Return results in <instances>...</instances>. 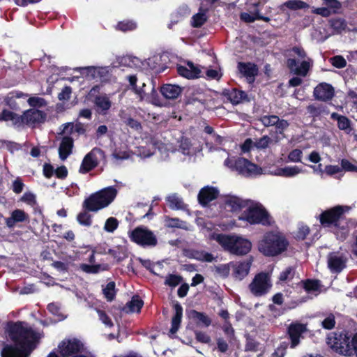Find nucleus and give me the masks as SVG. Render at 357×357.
I'll list each match as a JSON object with an SVG mask.
<instances>
[{
  "label": "nucleus",
  "instance_id": "obj_1",
  "mask_svg": "<svg viewBox=\"0 0 357 357\" xmlns=\"http://www.w3.org/2000/svg\"><path fill=\"white\" fill-rule=\"evenodd\" d=\"M5 333L13 344L3 342L1 357H29L42 338L40 332L22 321H8Z\"/></svg>",
  "mask_w": 357,
  "mask_h": 357
},
{
  "label": "nucleus",
  "instance_id": "obj_2",
  "mask_svg": "<svg viewBox=\"0 0 357 357\" xmlns=\"http://www.w3.org/2000/svg\"><path fill=\"white\" fill-rule=\"evenodd\" d=\"M349 210V206L341 205L326 209L319 215V222L324 228L333 229V231L337 236V239L344 241L349 234L344 213Z\"/></svg>",
  "mask_w": 357,
  "mask_h": 357
},
{
  "label": "nucleus",
  "instance_id": "obj_3",
  "mask_svg": "<svg viewBox=\"0 0 357 357\" xmlns=\"http://www.w3.org/2000/svg\"><path fill=\"white\" fill-rule=\"evenodd\" d=\"M289 245V241L282 233L270 231L259 241L258 250L266 257H276L285 252Z\"/></svg>",
  "mask_w": 357,
  "mask_h": 357
},
{
  "label": "nucleus",
  "instance_id": "obj_4",
  "mask_svg": "<svg viewBox=\"0 0 357 357\" xmlns=\"http://www.w3.org/2000/svg\"><path fill=\"white\" fill-rule=\"evenodd\" d=\"M117 194L118 191L114 186L104 188L86 198L82 207L86 211L97 212L112 204Z\"/></svg>",
  "mask_w": 357,
  "mask_h": 357
},
{
  "label": "nucleus",
  "instance_id": "obj_5",
  "mask_svg": "<svg viewBox=\"0 0 357 357\" xmlns=\"http://www.w3.org/2000/svg\"><path fill=\"white\" fill-rule=\"evenodd\" d=\"M327 344L335 353L344 356H352L353 336L346 330H337L330 333L326 338Z\"/></svg>",
  "mask_w": 357,
  "mask_h": 357
},
{
  "label": "nucleus",
  "instance_id": "obj_6",
  "mask_svg": "<svg viewBox=\"0 0 357 357\" xmlns=\"http://www.w3.org/2000/svg\"><path fill=\"white\" fill-rule=\"evenodd\" d=\"M215 240L224 250L235 255H245L252 248V243L249 240L235 235L220 234L217 235Z\"/></svg>",
  "mask_w": 357,
  "mask_h": 357
},
{
  "label": "nucleus",
  "instance_id": "obj_7",
  "mask_svg": "<svg viewBox=\"0 0 357 357\" xmlns=\"http://www.w3.org/2000/svg\"><path fill=\"white\" fill-rule=\"evenodd\" d=\"M239 220L245 221L250 225H261L271 226L273 223L272 217L261 204H255L245 210Z\"/></svg>",
  "mask_w": 357,
  "mask_h": 357
},
{
  "label": "nucleus",
  "instance_id": "obj_8",
  "mask_svg": "<svg viewBox=\"0 0 357 357\" xmlns=\"http://www.w3.org/2000/svg\"><path fill=\"white\" fill-rule=\"evenodd\" d=\"M224 165L231 171H236L245 177L256 176L261 172L260 167L243 157H228L225 159Z\"/></svg>",
  "mask_w": 357,
  "mask_h": 357
},
{
  "label": "nucleus",
  "instance_id": "obj_9",
  "mask_svg": "<svg viewBox=\"0 0 357 357\" xmlns=\"http://www.w3.org/2000/svg\"><path fill=\"white\" fill-rule=\"evenodd\" d=\"M130 240L142 248H153L158 245L154 233L144 226H138L128 234Z\"/></svg>",
  "mask_w": 357,
  "mask_h": 357
},
{
  "label": "nucleus",
  "instance_id": "obj_10",
  "mask_svg": "<svg viewBox=\"0 0 357 357\" xmlns=\"http://www.w3.org/2000/svg\"><path fill=\"white\" fill-rule=\"evenodd\" d=\"M308 331L307 324L300 321H292L287 328L286 334L290 342V348L294 349L301 344L304 335Z\"/></svg>",
  "mask_w": 357,
  "mask_h": 357
},
{
  "label": "nucleus",
  "instance_id": "obj_11",
  "mask_svg": "<svg viewBox=\"0 0 357 357\" xmlns=\"http://www.w3.org/2000/svg\"><path fill=\"white\" fill-rule=\"evenodd\" d=\"M105 151L100 148L91 149L83 158L79 167L80 174H87L94 169L100 163V159L105 158Z\"/></svg>",
  "mask_w": 357,
  "mask_h": 357
},
{
  "label": "nucleus",
  "instance_id": "obj_12",
  "mask_svg": "<svg viewBox=\"0 0 357 357\" xmlns=\"http://www.w3.org/2000/svg\"><path fill=\"white\" fill-rule=\"evenodd\" d=\"M271 287V278L268 273L261 272L257 273L252 282L249 284L251 293L255 296H261L268 293Z\"/></svg>",
  "mask_w": 357,
  "mask_h": 357
},
{
  "label": "nucleus",
  "instance_id": "obj_13",
  "mask_svg": "<svg viewBox=\"0 0 357 357\" xmlns=\"http://www.w3.org/2000/svg\"><path fill=\"white\" fill-rule=\"evenodd\" d=\"M47 119V114L42 110L31 108L24 111L20 115L21 127L26 125L32 128L44 123Z\"/></svg>",
  "mask_w": 357,
  "mask_h": 357
},
{
  "label": "nucleus",
  "instance_id": "obj_14",
  "mask_svg": "<svg viewBox=\"0 0 357 357\" xmlns=\"http://www.w3.org/2000/svg\"><path fill=\"white\" fill-rule=\"evenodd\" d=\"M59 352L63 357L73 356L83 349V344L77 339L64 340L59 344Z\"/></svg>",
  "mask_w": 357,
  "mask_h": 357
},
{
  "label": "nucleus",
  "instance_id": "obj_15",
  "mask_svg": "<svg viewBox=\"0 0 357 357\" xmlns=\"http://www.w3.org/2000/svg\"><path fill=\"white\" fill-rule=\"evenodd\" d=\"M313 96L317 100L330 101L335 96V89L331 84L321 82L314 87Z\"/></svg>",
  "mask_w": 357,
  "mask_h": 357
},
{
  "label": "nucleus",
  "instance_id": "obj_16",
  "mask_svg": "<svg viewBox=\"0 0 357 357\" xmlns=\"http://www.w3.org/2000/svg\"><path fill=\"white\" fill-rule=\"evenodd\" d=\"M348 259L343 254L331 252L328 255V267L333 273H340L347 266Z\"/></svg>",
  "mask_w": 357,
  "mask_h": 357
},
{
  "label": "nucleus",
  "instance_id": "obj_17",
  "mask_svg": "<svg viewBox=\"0 0 357 357\" xmlns=\"http://www.w3.org/2000/svg\"><path fill=\"white\" fill-rule=\"evenodd\" d=\"M222 95L234 105H238L243 101H250L248 94L244 91L236 88L224 89Z\"/></svg>",
  "mask_w": 357,
  "mask_h": 357
},
{
  "label": "nucleus",
  "instance_id": "obj_18",
  "mask_svg": "<svg viewBox=\"0 0 357 357\" xmlns=\"http://www.w3.org/2000/svg\"><path fill=\"white\" fill-rule=\"evenodd\" d=\"M237 68L239 73L247 79L249 83L255 82V77L259 73L257 64L251 62H238Z\"/></svg>",
  "mask_w": 357,
  "mask_h": 357
},
{
  "label": "nucleus",
  "instance_id": "obj_19",
  "mask_svg": "<svg viewBox=\"0 0 357 357\" xmlns=\"http://www.w3.org/2000/svg\"><path fill=\"white\" fill-rule=\"evenodd\" d=\"M219 196V190L212 186H205L199 192L197 198L199 203L203 206H207L211 202L217 199Z\"/></svg>",
  "mask_w": 357,
  "mask_h": 357
},
{
  "label": "nucleus",
  "instance_id": "obj_20",
  "mask_svg": "<svg viewBox=\"0 0 357 357\" xmlns=\"http://www.w3.org/2000/svg\"><path fill=\"white\" fill-rule=\"evenodd\" d=\"M251 264V260L231 263L234 277L240 280H243L248 275Z\"/></svg>",
  "mask_w": 357,
  "mask_h": 357
},
{
  "label": "nucleus",
  "instance_id": "obj_21",
  "mask_svg": "<svg viewBox=\"0 0 357 357\" xmlns=\"http://www.w3.org/2000/svg\"><path fill=\"white\" fill-rule=\"evenodd\" d=\"M160 91L165 99L175 100L181 95L183 89L176 84H164L160 86Z\"/></svg>",
  "mask_w": 357,
  "mask_h": 357
},
{
  "label": "nucleus",
  "instance_id": "obj_22",
  "mask_svg": "<svg viewBox=\"0 0 357 357\" xmlns=\"http://www.w3.org/2000/svg\"><path fill=\"white\" fill-rule=\"evenodd\" d=\"M74 146V140L70 136H65L62 138L59 147V155L61 160H65L72 153Z\"/></svg>",
  "mask_w": 357,
  "mask_h": 357
},
{
  "label": "nucleus",
  "instance_id": "obj_23",
  "mask_svg": "<svg viewBox=\"0 0 357 357\" xmlns=\"http://www.w3.org/2000/svg\"><path fill=\"white\" fill-rule=\"evenodd\" d=\"M26 97H28V94L20 91H12L4 98V102L10 109L17 111L20 109V107L16 102V99L25 98Z\"/></svg>",
  "mask_w": 357,
  "mask_h": 357
},
{
  "label": "nucleus",
  "instance_id": "obj_24",
  "mask_svg": "<svg viewBox=\"0 0 357 357\" xmlns=\"http://www.w3.org/2000/svg\"><path fill=\"white\" fill-rule=\"evenodd\" d=\"M29 218V215L23 210L15 209L11 213L10 217L5 219V222L8 228H13L17 222L28 221Z\"/></svg>",
  "mask_w": 357,
  "mask_h": 357
},
{
  "label": "nucleus",
  "instance_id": "obj_25",
  "mask_svg": "<svg viewBox=\"0 0 357 357\" xmlns=\"http://www.w3.org/2000/svg\"><path fill=\"white\" fill-rule=\"evenodd\" d=\"M287 66L297 75L306 76L310 70V63L307 61H303L300 66H297V61L295 59H288Z\"/></svg>",
  "mask_w": 357,
  "mask_h": 357
},
{
  "label": "nucleus",
  "instance_id": "obj_26",
  "mask_svg": "<svg viewBox=\"0 0 357 357\" xmlns=\"http://www.w3.org/2000/svg\"><path fill=\"white\" fill-rule=\"evenodd\" d=\"M93 103L97 107V112L102 115L106 114L112 107V102L106 94L96 96Z\"/></svg>",
  "mask_w": 357,
  "mask_h": 357
},
{
  "label": "nucleus",
  "instance_id": "obj_27",
  "mask_svg": "<svg viewBox=\"0 0 357 357\" xmlns=\"http://www.w3.org/2000/svg\"><path fill=\"white\" fill-rule=\"evenodd\" d=\"M174 314L172 318L171 328L169 330L171 334H175L178 331L183 317V307L179 303L176 302L174 305Z\"/></svg>",
  "mask_w": 357,
  "mask_h": 357
},
{
  "label": "nucleus",
  "instance_id": "obj_28",
  "mask_svg": "<svg viewBox=\"0 0 357 357\" xmlns=\"http://www.w3.org/2000/svg\"><path fill=\"white\" fill-rule=\"evenodd\" d=\"M144 305V301L139 296L135 295L131 300L122 308L123 312L128 314L132 312H139Z\"/></svg>",
  "mask_w": 357,
  "mask_h": 357
},
{
  "label": "nucleus",
  "instance_id": "obj_29",
  "mask_svg": "<svg viewBox=\"0 0 357 357\" xmlns=\"http://www.w3.org/2000/svg\"><path fill=\"white\" fill-rule=\"evenodd\" d=\"M331 119L337 121V128L340 130H344L347 133H349L351 131V121L346 116L341 115L337 112H333L331 115Z\"/></svg>",
  "mask_w": 357,
  "mask_h": 357
},
{
  "label": "nucleus",
  "instance_id": "obj_30",
  "mask_svg": "<svg viewBox=\"0 0 357 357\" xmlns=\"http://www.w3.org/2000/svg\"><path fill=\"white\" fill-rule=\"evenodd\" d=\"M79 268L83 272L88 274H96L100 271H108L109 266L107 264H81L79 265Z\"/></svg>",
  "mask_w": 357,
  "mask_h": 357
},
{
  "label": "nucleus",
  "instance_id": "obj_31",
  "mask_svg": "<svg viewBox=\"0 0 357 357\" xmlns=\"http://www.w3.org/2000/svg\"><path fill=\"white\" fill-rule=\"evenodd\" d=\"M119 117L124 124L130 128L136 130L141 131L142 130V124L137 120L132 118L129 114H126L124 111H121Z\"/></svg>",
  "mask_w": 357,
  "mask_h": 357
},
{
  "label": "nucleus",
  "instance_id": "obj_32",
  "mask_svg": "<svg viewBox=\"0 0 357 357\" xmlns=\"http://www.w3.org/2000/svg\"><path fill=\"white\" fill-rule=\"evenodd\" d=\"M1 119L3 121H12L13 125L15 127H21L20 115L13 111L3 109L1 112Z\"/></svg>",
  "mask_w": 357,
  "mask_h": 357
},
{
  "label": "nucleus",
  "instance_id": "obj_33",
  "mask_svg": "<svg viewBox=\"0 0 357 357\" xmlns=\"http://www.w3.org/2000/svg\"><path fill=\"white\" fill-rule=\"evenodd\" d=\"M177 73L179 75L188 78V79H195L198 78L201 74V70L199 68H195L193 70H190L185 66H177Z\"/></svg>",
  "mask_w": 357,
  "mask_h": 357
},
{
  "label": "nucleus",
  "instance_id": "obj_34",
  "mask_svg": "<svg viewBox=\"0 0 357 357\" xmlns=\"http://www.w3.org/2000/svg\"><path fill=\"white\" fill-rule=\"evenodd\" d=\"M307 113L312 117H318L322 114H328L329 111L327 106L319 104H311L307 107Z\"/></svg>",
  "mask_w": 357,
  "mask_h": 357
},
{
  "label": "nucleus",
  "instance_id": "obj_35",
  "mask_svg": "<svg viewBox=\"0 0 357 357\" xmlns=\"http://www.w3.org/2000/svg\"><path fill=\"white\" fill-rule=\"evenodd\" d=\"M303 289L307 292H318L321 291V282L315 279H306L301 281Z\"/></svg>",
  "mask_w": 357,
  "mask_h": 357
},
{
  "label": "nucleus",
  "instance_id": "obj_36",
  "mask_svg": "<svg viewBox=\"0 0 357 357\" xmlns=\"http://www.w3.org/2000/svg\"><path fill=\"white\" fill-rule=\"evenodd\" d=\"M329 24L331 29H333V31L337 33H342L347 27V23L346 20L341 17L331 18L329 20Z\"/></svg>",
  "mask_w": 357,
  "mask_h": 357
},
{
  "label": "nucleus",
  "instance_id": "obj_37",
  "mask_svg": "<svg viewBox=\"0 0 357 357\" xmlns=\"http://www.w3.org/2000/svg\"><path fill=\"white\" fill-rule=\"evenodd\" d=\"M301 169L298 166H287L278 169L277 174L284 177H293L301 172Z\"/></svg>",
  "mask_w": 357,
  "mask_h": 357
},
{
  "label": "nucleus",
  "instance_id": "obj_38",
  "mask_svg": "<svg viewBox=\"0 0 357 357\" xmlns=\"http://www.w3.org/2000/svg\"><path fill=\"white\" fill-rule=\"evenodd\" d=\"M137 24L132 20L120 21L116 25V29L122 32L132 31L137 29Z\"/></svg>",
  "mask_w": 357,
  "mask_h": 357
},
{
  "label": "nucleus",
  "instance_id": "obj_39",
  "mask_svg": "<svg viewBox=\"0 0 357 357\" xmlns=\"http://www.w3.org/2000/svg\"><path fill=\"white\" fill-rule=\"evenodd\" d=\"M226 204L231 208L232 211H237L246 206L245 201L241 199L232 196L226 200Z\"/></svg>",
  "mask_w": 357,
  "mask_h": 357
},
{
  "label": "nucleus",
  "instance_id": "obj_40",
  "mask_svg": "<svg viewBox=\"0 0 357 357\" xmlns=\"http://www.w3.org/2000/svg\"><path fill=\"white\" fill-rule=\"evenodd\" d=\"M191 317L197 320V324L202 323L205 327H208L211 324V319L204 312H198L192 310L191 311Z\"/></svg>",
  "mask_w": 357,
  "mask_h": 357
},
{
  "label": "nucleus",
  "instance_id": "obj_41",
  "mask_svg": "<svg viewBox=\"0 0 357 357\" xmlns=\"http://www.w3.org/2000/svg\"><path fill=\"white\" fill-rule=\"evenodd\" d=\"M282 6L292 10L305 9L310 6L308 3L302 0H289L284 2Z\"/></svg>",
  "mask_w": 357,
  "mask_h": 357
},
{
  "label": "nucleus",
  "instance_id": "obj_42",
  "mask_svg": "<svg viewBox=\"0 0 357 357\" xmlns=\"http://www.w3.org/2000/svg\"><path fill=\"white\" fill-rule=\"evenodd\" d=\"M116 284L112 281L108 282L102 289L103 294L107 301H112L116 296Z\"/></svg>",
  "mask_w": 357,
  "mask_h": 357
},
{
  "label": "nucleus",
  "instance_id": "obj_43",
  "mask_svg": "<svg viewBox=\"0 0 357 357\" xmlns=\"http://www.w3.org/2000/svg\"><path fill=\"white\" fill-rule=\"evenodd\" d=\"M127 79L129 82L132 91L141 98H143L144 96L146 94V91L145 90L142 89V88H138V86H137V76L135 75H130L127 76Z\"/></svg>",
  "mask_w": 357,
  "mask_h": 357
},
{
  "label": "nucleus",
  "instance_id": "obj_44",
  "mask_svg": "<svg viewBox=\"0 0 357 357\" xmlns=\"http://www.w3.org/2000/svg\"><path fill=\"white\" fill-rule=\"evenodd\" d=\"M47 309L49 312L57 318L58 321H63L66 317L61 312L60 306L55 303H51L48 304Z\"/></svg>",
  "mask_w": 357,
  "mask_h": 357
},
{
  "label": "nucleus",
  "instance_id": "obj_45",
  "mask_svg": "<svg viewBox=\"0 0 357 357\" xmlns=\"http://www.w3.org/2000/svg\"><path fill=\"white\" fill-rule=\"evenodd\" d=\"M170 208L174 210H178L183 208V202L181 198L175 195H171L167 199Z\"/></svg>",
  "mask_w": 357,
  "mask_h": 357
},
{
  "label": "nucleus",
  "instance_id": "obj_46",
  "mask_svg": "<svg viewBox=\"0 0 357 357\" xmlns=\"http://www.w3.org/2000/svg\"><path fill=\"white\" fill-rule=\"evenodd\" d=\"M108 254L116 259L118 262L123 261L127 257L126 251L121 247L109 249Z\"/></svg>",
  "mask_w": 357,
  "mask_h": 357
},
{
  "label": "nucleus",
  "instance_id": "obj_47",
  "mask_svg": "<svg viewBox=\"0 0 357 357\" xmlns=\"http://www.w3.org/2000/svg\"><path fill=\"white\" fill-rule=\"evenodd\" d=\"M207 21V17L204 13H198L192 17L191 25L194 28H199Z\"/></svg>",
  "mask_w": 357,
  "mask_h": 357
},
{
  "label": "nucleus",
  "instance_id": "obj_48",
  "mask_svg": "<svg viewBox=\"0 0 357 357\" xmlns=\"http://www.w3.org/2000/svg\"><path fill=\"white\" fill-rule=\"evenodd\" d=\"M88 212V211L84 209V211L80 212L77 216V222L86 227H90L92 224V216Z\"/></svg>",
  "mask_w": 357,
  "mask_h": 357
},
{
  "label": "nucleus",
  "instance_id": "obj_49",
  "mask_svg": "<svg viewBox=\"0 0 357 357\" xmlns=\"http://www.w3.org/2000/svg\"><path fill=\"white\" fill-rule=\"evenodd\" d=\"M64 130H63V132H65V130L70 126V130L69 132L70 134L73 133V132H77L78 135H84L86 133V128L83 123L80 122L76 123L75 125L73 123H68L67 124L64 125Z\"/></svg>",
  "mask_w": 357,
  "mask_h": 357
},
{
  "label": "nucleus",
  "instance_id": "obj_50",
  "mask_svg": "<svg viewBox=\"0 0 357 357\" xmlns=\"http://www.w3.org/2000/svg\"><path fill=\"white\" fill-rule=\"evenodd\" d=\"M259 121L264 127L275 126L276 122L278 121V116L273 114L264 115L259 117Z\"/></svg>",
  "mask_w": 357,
  "mask_h": 357
},
{
  "label": "nucleus",
  "instance_id": "obj_51",
  "mask_svg": "<svg viewBox=\"0 0 357 357\" xmlns=\"http://www.w3.org/2000/svg\"><path fill=\"white\" fill-rule=\"evenodd\" d=\"M183 280V278L181 275L175 274H169L165 279V284L171 287H175L178 286Z\"/></svg>",
  "mask_w": 357,
  "mask_h": 357
},
{
  "label": "nucleus",
  "instance_id": "obj_52",
  "mask_svg": "<svg viewBox=\"0 0 357 357\" xmlns=\"http://www.w3.org/2000/svg\"><path fill=\"white\" fill-rule=\"evenodd\" d=\"M327 8L334 14H339L341 13L342 3L338 0H323Z\"/></svg>",
  "mask_w": 357,
  "mask_h": 357
},
{
  "label": "nucleus",
  "instance_id": "obj_53",
  "mask_svg": "<svg viewBox=\"0 0 357 357\" xmlns=\"http://www.w3.org/2000/svg\"><path fill=\"white\" fill-rule=\"evenodd\" d=\"M119 226V221L116 218L110 217L105 221L104 229L109 233L114 232Z\"/></svg>",
  "mask_w": 357,
  "mask_h": 357
},
{
  "label": "nucleus",
  "instance_id": "obj_54",
  "mask_svg": "<svg viewBox=\"0 0 357 357\" xmlns=\"http://www.w3.org/2000/svg\"><path fill=\"white\" fill-rule=\"evenodd\" d=\"M27 102L32 108L35 109L45 107L47 105L46 100L40 97H30Z\"/></svg>",
  "mask_w": 357,
  "mask_h": 357
},
{
  "label": "nucleus",
  "instance_id": "obj_55",
  "mask_svg": "<svg viewBox=\"0 0 357 357\" xmlns=\"http://www.w3.org/2000/svg\"><path fill=\"white\" fill-rule=\"evenodd\" d=\"M303 156V151L301 149H295L289 152L287 156L288 162H301Z\"/></svg>",
  "mask_w": 357,
  "mask_h": 357
},
{
  "label": "nucleus",
  "instance_id": "obj_56",
  "mask_svg": "<svg viewBox=\"0 0 357 357\" xmlns=\"http://www.w3.org/2000/svg\"><path fill=\"white\" fill-rule=\"evenodd\" d=\"M330 60L331 64L337 68H343L347 66L346 59L341 55L334 56Z\"/></svg>",
  "mask_w": 357,
  "mask_h": 357
},
{
  "label": "nucleus",
  "instance_id": "obj_57",
  "mask_svg": "<svg viewBox=\"0 0 357 357\" xmlns=\"http://www.w3.org/2000/svg\"><path fill=\"white\" fill-rule=\"evenodd\" d=\"M272 142V139L268 135H264L258 139L255 143V146L258 149H265Z\"/></svg>",
  "mask_w": 357,
  "mask_h": 357
},
{
  "label": "nucleus",
  "instance_id": "obj_58",
  "mask_svg": "<svg viewBox=\"0 0 357 357\" xmlns=\"http://www.w3.org/2000/svg\"><path fill=\"white\" fill-rule=\"evenodd\" d=\"M259 343L251 337H248L245 345V351L257 352L259 349Z\"/></svg>",
  "mask_w": 357,
  "mask_h": 357
},
{
  "label": "nucleus",
  "instance_id": "obj_59",
  "mask_svg": "<svg viewBox=\"0 0 357 357\" xmlns=\"http://www.w3.org/2000/svg\"><path fill=\"white\" fill-rule=\"evenodd\" d=\"M335 324L336 321L335 316L333 314H330L323 320L321 326L324 329L331 330L335 327Z\"/></svg>",
  "mask_w": 357,
  "mask_h": 357
},
{
  "label": "nucleus",
  "instance_id": "obj_60",
  "mask_svg": "<svg viewBox=\"0 0 357 357\" xmlns=\"http://www.w3.org/2000/svg\"><path fill=\"white\" fill-rule=\"evenodd\" d=\"M294 275V268L291 266L287 267L284 271L280 273L279 279L280 281L284 282L291 280Z\"/></svg>",
  "mask_w": 357,
  "mask_h": 357
},
{
  "label": "nucleus",
  "instance_id": "obj_61",
  "mask_svg": "<svg viewBox=\"0 0 357 357\" xmlns=\"http://www.w3.org/2000/svg\"><path fill=\"white\" fill-rule=\"evenodd\" d=\"M24 187V183L22 180L17 177L13 181L11 189L15 194H20L23 191Z\"/></svg>",
  "mask_w": 357,
  "mask_h": 357
},
{
  "label": "nucleus",
  "instance_id": "obj_62",
  "mask_svg": "<svg viewBox=\"0 0 357 357\" xmlns=\"http://www.w3.org/2000/svg\"><path fill=\"white\" fill-rule=\"evenodd\" d=\"M289 123L285 119H280L278 117V121L276 122L275 125V128L276 130V132L279 134H282L284 131L289 127Z\"/></svg>",
  "mask_w": 357,
  "mask_h": 357
},
{
  "label": "nucleus",
  "instance_id": "obj_63",
  "mask_svg": "<svg viewBox=\"0 0 357 357\" xmlns=\"http://www.w3.org/2000/svg\"><path fill=\"white\" fill-rule=\"evenodd\" d=\"M100 320L107 326L111 328L114 326V324L110 317L103 310H98Z\"/></svg>",
  "mask_w": 357,
  "mask_h": 357
},
{
  "label": "nucleus",
  "instance_id": "obj_64",
  "mask_svg": "<svg viewBox=\"0 0 357 357\" xmlns=\"http://www.w3.org/2000/svg\"><path fill=\"white\" fill-rule=\"evenodd\" d=\"M340 164H341V168H342V170H344L346 172H357V166L352 164L347 159H344V158L342 159Z\"/></svg>",
  "mask_w": 357,
  "mask_h": 357
}]
</instances>
